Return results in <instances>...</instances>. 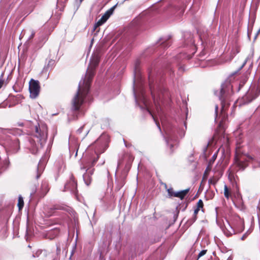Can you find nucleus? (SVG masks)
<instances>
[{
  "label": "nucleus",
  "mask_w": 260,
  "mask_h": 260,
  "mask_svg": "<svg viewBox=\"0 0 260 260\" xmlns=\"http://www.w3.org/2000/svg\"><path fill=\"white\" fill-rule=\"evenodd\" d=\"M203 206H204V204H203V202L202 200L201 199L199 200L197 203V207L199 209H201V208H203Z\"/></svg>",
  "instance_id": "22"
},
{
  "label": "nucleus",
  "mask_w": 260,
  "mask_h": 260,
  "mask_svg": "<svg viewBox=\"0 0 260 260\" xmlns=\"http://www.w3.org/2000/svg\"><path fill=\"white\" fill-rule=\"evenodd\" d=\"M223 232L226 236H230L235 233V230L227 219L223 221V226L221 227Z\"/></svg>",
  "instance_id": "8"
},
{
  "label": "nucleus",
  "mask_w": 260,
  "mask_h": 260,
  "mask_svg": "<svg viewBox=\"0 0 260 260\" xmlns=\"http://www.w3.org/2000/svg\"><path fill=\"white\" fill-rule=\"evenodd\" d=\"M232 86L229 81H225L221 86L219 92L215 91V94L219 97L221 104L220 114L224 116L225 111L229 105V99L232 93Z\"/></svg>",
  "instance_id": "2"
},
{
  "label": "nucleus",
  "mask_w": 260,
  "mask_h": 260,
  "mask_svg": "<svg viewBox=\"0 0 260 260\" xmlns=\"http://www.w3.org/2000/svg\"><path fill=\"white\" fill-rule=\"evenodd\" d=\"M3 84V81L2 80H0V88L2 87Z\"/></svg>",
  "instance_id": "43"
},
{
  "label": "nucleus",
  "mask_w": 260,
  "mask_h": 260,
  "mask_svg": "<svg viewBox=\"0 0 260 260\" xmlns=\"http://www.w3.org/2000/svg\"><path fill=\"white\" fill-rule=\"evenodd\" d=\"M88 133H89V131H87V133H86V135H87Z\"/></svg>",
  "instance_id": "52"
},
{
  "label": "nucleus",
  "mask_w": 260,
  "mask_h": 260,
  "mask_svg": "<svg viewBox=\"0 0 260 260\" xmlns=\"http://www.w3.org/2000/svg\"><path fill=\"white\" fill-rule=\"evenodd\" d=\"M37 152V149L36 150H32V153H36Z\"/></svg>",
  "instance_id": "44"
},
{
  "label": "nucleus",
  "mask_w": 260,
  "mask_h": 260,
  "mask_svg": "<svg viewBox=\"0 0 260 260\" xmlns=\"http://www.w3.org/2000/svg\"><path fill=\"white\" fill-rule=\"evenodd\" d=\"M99 62V58L98 56L93 57L91 59L90 65L87 70L86 74L79 83L78 90L72 102L71 113L73 114V119L77 118L79 115L82 114L80 107L85 100L88 97L90 83L94 75V70Z\"/></svg>",
  "instance_id": "1"
},
{
  "label": "nucleus",
  "mask_w": 260,
  "mask_h": 260,
  "mask_svg": "<svg viewBox=\"0 0 260 260\" xmlns=\"http://www.w3.org/2000/svg\"><path fill=\"white\" fill-rule=\"evenodd\" d=\"M197 219V216H193L188 220V222L190 224L193 223Z\"/></svg>",
  "instance_id": "27"
},
{
  "label": "nucleus",
  "mask_w": 260,
  "mask_h": 260,
  "mask_svg": "<svg viewBox=\"0 0 260 260\" xmlns=\"http://www.w3.org/2000/svg\"><path fill=\"white\" fill-rule=\"evenodd\" d=\"M116 189L119 190L125 184L124 178L121 177L116 180Z\"/></svg>",
  "instance_id": "15"
},
{
  "label": "nucleus",
  "mask_w": 260,
  "mask_h": 260,
  "mask_svg": "<svg viewBox=\"0 0 260 260\" xmlns=\"http://www.w3.org/2000/svg\"><path fill=\"white\" fill-rule=\"evenodd\" d=\"M123 142H124V144H125V147H129L131 146V145L129 144H127V143L125 142V140H124V139H123Z\"/></svg>",
  "instance_id": "38"
},
{
  "label": "nucleus",
  "mask_w": 260,
  "mask_h": 260,
  "mask_svg": "<svg viewBox=\"0 0 260 260\" xmlns=\"http://www.w3.org/2000/svg\"><path fill=\"white\" fill-rule=\"evenodd\" d=\"M207 250H202L198 254V258L203 256L206 253Z\"/></svg>",
  "instance_id": "25"
},
{
  "label": "nucleus",
  "mask_w": 260,
  "mask_h": 260,
  "mask_svg": "<svg viewBox=\"0 0 260 260\" xmlns=\"http://www.w3.org/2000/svg\"><path fill=\"white\" fill-rule=\"evenodd\" d=\"M244 238H245V237H244V236H243L241 238L242 240H244Z\"/></svg>",
  "instance_id": "48"
},
{
  "label": "nucleus",
  "mask_w": 260,
  "mask_h": 260,
  "mask_svg": "<svg viewBox=\"0 0 260 260\" xmlns=\"http://www.w3.org/2000/svg\"><path fill=\"white\" fill-rule=\"evenodd\" d=\"M116 5L114 6L112 8H111L109 10H108V11L109 12V13H111V14L113 13V12L114 10L115 9Z\"/></svg>",
  "instance_id": "32"
},
{
  "label": "nucleus",
  "mask_w": 260,
  "mask_h": 260,
  "mask_svg": "<svg viewBox=\"0 0 260 260\" xmlns=\"http://www.w3.org/2000/svg\"><path fill=\"white\" fill-rule=\"evenodd\" d=\"M104 137V136H102L100 138V140H98V142H99L100 140H101L102 139H103V138Z\"/></svg>",
  "instance_id": "46"
},
{
  "label": "nucleus",
  "mask_w": 260,
  "mask_h": 260,
  "mask_svg": "<svg viewBox=\"0 0 260 260\" xmlns=\"http://www.w3.org/2000/svg\"><path fill=\"white\" fill-rule=\"evenodd\" d=\"M165 187L167 189L169 198H172L173 197H174L175 192L173 191V189L172 187L167 188V185L166 184H165Z\"/></svg>",
  "instance_id": "18"
},
{
  "label": "nucleus",
  "mask_w": 260,
  "mask_h": 260,
  "mask_svg": "<svg viewBox=\"0 0 260 260\" xmlns=\"http://www.w3.org/2000/svg\"><path fill=\"white\" fill-rule=\"evenodd\" d=\"M224 195L226 199H229L230 197V193L228 190V186L225 185L224 186Z\"/></svg>",
  "instance_id": "20"
},
{
  "label": "nucleus",
  "mask_w": 260,
  "mask_h": 260,
  "mask_svg": "<svg viewBox=\"0 0 260 260\" xmlns=\"http://www.w3.org/2000/svg\"><path fill=\"white\" fill-rule=\"evenodd\" d=\"M83 127L84 126H82L81 127H80L77 131V132L78 133V134H80L82 133V131H83Z\"/></svg>",
  "instance_id": "35"
},
{
  "label": "nucleus",
  "mask_w": 260,
  "mask_h": 260,
  "mask_svg": "<svg viewBox=\"0 0 260 260\" xmlns=\"http://www.w3.org/2000/svg\"><path fill=\"white\" fill-rule=\"evenodd\" d=\"M29 90L30 97L32 99L36 98L40 90L39 82L38 80L31 79L29 83Z\"/></svg>",
  "instance_id": "5"
},
{
  "label": "nucleus",
  "mask_w": 260,
  "mask_h": 260,
  "mask_svg": "<svg viewBox=\"0 0 260 260\" xmlns=\"http://www.w3.org/2000/svg\"><path fill=\"white\" fill-rule=\"evenodd\" d=\"M6 105L5 104H0V108H6Z\"/></svg>",
  "instance_id": "40"
},
{
  "label": "nucleus",
  "mask_w": 260,
  "mask_h": 260,
  "mask_svg": "<svg viewBox=\"0 0 260 260\" xmlns=\"http://www.w3.org/2000/svg\"><path fill=\"white\" fill-rule=\"evenodd\" d=\"M88 133H89V131H87V133H86V135H87Z\"/></svg>",
  "instance_id": "51"
},
{
  "label": "nucleus",
  "mask_w": 260,
  "mask_h": 260,
  "mask_svg": "<svg viewBox=\"0 0 260 260\" xmlns=\"http://www.w3.org/2000/svg\"><path fill=\"white\" fill-rule=\"evenodd\" d=\"M133 90H134V96L135 98V101H136V104H138V102H139L138 101L140 100V101H142V102H143V104L147 107V101H146V100L145 99V95H144L143 91H142V92H141V95H139V96L138 98H137V93H136V92L135 91L134 87L133 88Z\"/></svg>",
  "instance_id": "12"
},
{
  "label": "nucleus",
  "mask_w": 260,
  "mask_h": 260,
  "mask_svg": "<svg viewBox=\"0 0 260 260\" xmlns=\"http://www.w3.org/2000/svg\"><path fill=\"white\" fill-rule=\"evenodd\" d=\"M106 20L105 19H104V18L103 17H102L99 20V21L95 23L94 25V27H93V31L95 30L96 28L103 25L105 22H106Z\"/></svg>",
  "instance_id": "17"
},
{
  "label": "nucleus",
  "mask_w": 260,
  "mask_h": 260,
  "mask_svg": "<svg viewBox=\"0 0 260 260\" xmlns=\"http://www.w3.org/2000/svg\"><path fill=\"white\" fill-rule=\"evenodd\" d=\"M93 173V169L86 170V173L83 175V178L85 184L89 185L91 182V175Z\"/></svg>",
  "instance_id": "10"
},
{
  "label": "nucleus",
  "mask_w": 260,
  "mask_h": 260,
  "mask_svg": "<svg viewBox=\"0 0 260 260\" xmlns=\"http://www.w3.org/2000/svg\"><path fill=\"white\" fill-rule=\"evenodd\" d=\"M77 182L75 180L74 177L71 175L69 181L64 185V189L66 190H69L72 193L76 195L77 193Z\"/></svg>",
  "instance_id": "6"
},
{
  "label": "nucleus",
  "mask_w": 260,
  "mask_h": 260,
  "mask_svg": "<svg viewBox=\"0 0 260 260\" xmlns=\"http://www.w3.org/2000/svg\"><path fill=\"white\" fill-rule=\"evenodd\" d=\"M200 209L198 208H196V209H194V213H193V216H197V215L198 214V213L199 212V211L200 210Z\"/></svg>",
  "instance_id": "33"
},
{
  "label": "nucleus",
  "mask_w": 260,
  "mask_h": 260,
  "mask_svg": "<svg viewBox=\"0 0 260 260\" xmlns=\"http://www.w3.org/2000/svg\"><path fill=\"white\" fill-rule=\"evenodd\" d=\"M41 253V251H40V250H38L36 252V253H35V254H33V256L34 257H35V256H38Z\"/></svg>",
  "instance_id": "36"
},
{
  "label": "nucleus",
  "mask_w": 260,
  "mask_h": 260,
  "mask_svg": "<svg viewBox=\"0 0 260 260\" xmlns=\"http://www.w3.org/2000/svg\"><path fill=\"white\" fill-rule=\"evenodd\" d=\"M148 110V112L150 113V114L152 116V117L154 119V121H155V123H156L158 128H159V129L160 131H161L160 126L159 123L155 120V119L154 117H153V115L152 114L151 112L149 110Z\"/></svg>",
  "instance_id": "26"
},
{
  "label": "nucleus",
  "mask_w": 260,
  "mask_h": 260,
  "mask_svg": "<svg viewBox=\"0 0 260 260\" xmlns=\"http://www.w3.org/2000/svg\"><path fill=\"white\" fill-rule=\"evenodd\" d=\"M102 17L104 18V19H105L106 21H107L108 19L109 18V17H108V16L106 15L105 14H104Z\"/></svg>",
  "instance_id": "39"
},
{
  "label": "nucleus",
  "mask_w": 260,
  "mask_h": 260,
  "mask_svg": "<svg viewBox=\"0 0 260 260\" xmlns=\"http://www.w3.org/2000/svg\"><path fill=\"white\" fill-rule=\"evenodd\" d=\"M216 183V181L214 178H210L208 180V183L209 185L213 184L215 185Z\"/></svg>",
  "instance_id": "23"
},
{
  "label": "nucleus",
  "mask_w": 260,
  "mask_h": 260,
  "mask_svg": "<svg viewBox=\"0 0 260 260\" xmlns=\"http://www.w3.org/2000/svg\"><path fill=\"white\" fill-rule=\"evenodd\" d=\"M35 32L34 31V30H31V35L30 36H29L28 39L29 40H30L32 38H34V37L35 36Z\"/></svg>",
  "instance_id": "31"
},
{
  "label": "nucleus",
  "mask_w": 260,
  "mask_h": 260,
  "mask_svg": "<svg viewBox=\"0 0 260 260\" xmlns=\"http://www.w3.org/2000/svg\"><path fill=\"white\" fill-rule=\"evenodd\" d=\"M83 0H75V2L77 4L80 5Z\"/></svg>",
  "instance_id": "37"
},
{
  "label": "nucleus",
  "mask_w": 260,
  "mask_h": 260,
  "mask_svg": "<svg viewBox=\"0 0 260 260\" xmlns=\"http://www.w3.org/2000/svg\"><path fill=\"white\" fill-rule=\"evenodd\" d=\"M24 203H23V198L21 196H19L18 198V206L19 207V210L21 209L22 207H23Z\"/></svg>",
  "instance_id": "19"
},
{
  "label": "nucleus",
  "mask_w": 260,
  "mask_h": 260,
  "mask_svg": "<svg viewBox=\"0 0 260 260\" xmlns=\"http://www.w3.org/2000/svg\"><path fill=\"white\" fill-rule=\"evenodd\" d=\"M189 189H186L179 191L175 192L174 197H177L182 200L189 191Z\"/></svg>",
  "instance_id": "13"
},
{
  "label": "nucleus",
  "mask_w": 260,
  "mask_h": 260,
  "mask_svg": "<svg viewBox=\"0 0 260 260\" xmlns=\"http://www.w3.org/2000/svg\"><path fill=\"white\" fill-rule=\"evenodd\" d=\"M33 136L37 139V141L43 145L46 141L48 135V130L46 125H42L36 126Z\"/></svg>",
  "instance_id": "3"
},
{
  "label": "nucleus",
  "mask_w": 260,
  "mask_h": 260,
  "mask_svg": "<svg viewBox=\"0 0 260 260\" xmlns=\"http://www.w3.org/2000/svg\"><path fill=\"white\" fill-rule=\"evenodd\" d=\"M253 158L249 155H238L236 153L235 156V164L239 169L243 170L247 166V161L252 160Z\"/></svg>",
  "instance_id": "4"
},
{
  "label": "nucleus",
  "mask_w": 260,
  "mask_h": 260,
  "mask_svg": "<svg viewBox=\"0 0 260 260\" xmlns=\"http://www.w3.org/2000/svg\"><path fill=\"white\" fill-rule=\"evenodd\" d=\"M57 251L58 252H59L60 251V249L58 246H57Z\"/></svg>",
  "instance_id": "45"
},
{
  "label": "nucleus",
  "mask_w": 260,
  "mask_h": 260,
  "mask_svg": "<svg viewBox=\"0 0 260 260\" xmlns=\"http://www.w3.org/2000/svg\"><path fill=\"white\" fill-rule=\"evenodd\" d=\"M160 43L164 47H166L170 45L169 42H166L165 41H164V40L160 41Z\"/></svg>",
  "instance_id": "21"
},
{
  "label": "nucleus",
  "mask_w": 260,
  "mask_h": 260,
  "mask_svg": "<svg viewBox=\"0 0 260 260\" xmlns=\"http://www.w3.org/2000/svg\"><path fill=\"white\" fill-rule=\"evenodd\" d=\"M151 88V94L153 99L154 103L155 104V106L156 107V110L157 112H159V110H161L160 106V101L161 100V96L160 95V93H161V91H159V89H158L157 93L154 92V91L152 90V89Z\"/></svg>",
  "instance_id": "9"
},
{
  "label": "nucleus",
  "mask_w": 260,
  "mask_h": 260,
  "mask_svg": "<svg viewBox=\"0 0 260 260\" xmlns=\"http://www.w3.org/2000/svg\"><path fill=\"white\" fill-rule=\"evenodd\" d=\"M217 152H216L215 153H214V154L213 155V156H212V158H211V160H210V164H211V163H212V162H214V160L216 159V157H217Z\"/></svg>",
  "instance_id": "24"
},
{
  "label": "nucleus",
  "mask_w": 260,
  "mask_h": 260,
  "mask_svg": "<svg viewBox=\"0 0 260 260\" xmlns=\"http://www.w3.org/2000/svg\"><path fill=\"white\" fill-rule=\"evenodd\" d=\"M88 133H89V131H87V133H86V135H87Z\"/></svg>",
  "instance_id": "53"
},
{
  "label": "nucleus",
  "mask_w": 260,
  "mask_h": 260,
  "mask_svg": "<svg viewBox=\"0 0 260 260\" xmlns=\"http://www.w3.org/2000/svg\"><path fill=\"white\" fill-rule=\"evenodd\" d=\"M105 14L107 15L108 17H110L112 15L111 13H109L108 11Z\"/></svg>",
  "instance_id": "42"
},
{
  "label": "nucleus",
  "mask_w": 260,
  "mask_h": 260,
  "mask_svg": "<svg viewBox=\"0 0 260 260\" xmlns=\"http://www.w3.org/2000/svg\"><path fill=\"white\" fill-rule=\"evenodd\" d=\"M166 134L167 136V138H166V143L168 145H170L171 149L173 147V144L171 143L169 144L170 142L173 141H176V138L174 137V132L172 131H166Z\"/></svg>",
  "instance_id": "11"
},
{
  "label": "nucleus",
  "mask_w": 260,
  "mask_h": 260,
  "mask_svg": "<svg viewBox=\"0 0 260 260\" xmlns=\"http://www.w3.org/2000/svg\"><path fill=\"white\" fill-rule=\"evenodd\" d=\"M218 106L216 105L215 107V120L217 117V112H218Z\"/></svg>",
  "instance_id": "30"
},
{
  "label": "nucleus",
  "mask_w": 260,
  "mask_h": 260,
  "mask_svg": "<svg viewBox=\"0 0 260 260\" xmlns=\"http://www.w3.org/2000/svg\"><path fill=\"white\" fill-rule=\"evenodd\" d=\"M53 63H54V61H53V60H50V61H49V63H48V66H49V64H52V65H53Z\"/></svg>",
  "instance_id": "41"
},
{
  "label": "nucleus",
  "mask_w": 260,
  "mask_h": 260,
  "mask_svg": "<svg viewBox=\"0 0 260 260\" xmlns=\"http://www.w3.org/2000/svg\"><path fill=\"white\" fill-rule=\"evenodd\" d=\"M88 133H89V131H87V133H86V135H87Z\"/></svg>",
  "instance_id": "50"
},
{
  "label": "nucleus",
  "mask_w": 260,
  "mask_h": 260,
  "mask_svg": "<svg viewBox=\"0 0 260 260\" xmlns=\"http://www.w3.org/2000/svg\"><path fill=\"white\" fill-rule=\"evenodd\" d=\"M260 33V28L258 29V30L257 31V34L256 35H257L258 34ZM257 36H255V37H256Z\"/></svg>",
  "instance_id": "47"
},
{
  "label": "nucleus",
  "mask_w": 260,
  "mask_h": 260,
  "mask_svg": "<svg viewBox=\"0 0 260 260\" xmlns=\"http://www.w3.org/2000/svg\"><path fill=\"white\" fill-rule=\"evenodd\" d=\"M239 52V50L238 49H236L235 51H232V53H233V55H232V58L236 54H237L238 52Z\"/></svg>",
  "instance_id": "34"
},
{
  "label": "nucleus",
  "mask_w": 260,
  "mask_h": 260,
  "mask_svg": "<svg viewBox=\"0 0 260 260\" xmlns=\"http://www.w3.org/2000/svg\"><path fill=\"white\" fill-rule=\"evenodd\" d=\"M44 167H45L44 163H43L41 161H40L38 164V168H37V175L36 177L37 179H38L40 177L41 173L43 171Z\"/></svg>",
  "instance_id": "14"
},
{
  "label": "nucleus",
  "mask_w": 260,
  "mask_h": 260,
  "mask_svg": "<svg viewBox=\"0 0 260 260\" xmlns=\"http://www.w3.org/2000/svg\"><path fill=\"white\" fill-rule=\"evenodd\" d=\"M34 194V192H31V193H30V196H32Z\"/></svg>",
  "instance_id": "49"
},
{
  "label": "nucleus",
  "mask_w": 260,
  "mask_h": 260,
  "mask_svg": "<svg viewBox=\"0 0 260 260\" xmlns=\"http://www.w3.org/2000/svg\"><path fill=\"white\" fill-rule=\"evenodd\" d=\"M58 233H59L58 231L57 230L55 229V230H54L53 231L50 232V234H54V235H55V236H56L58 234Z\"/></svg>",
  "instance_id": "28"
},
{
  "label": "nucleus",
  "mask_w": 260,
  "mask_h": 260,
  "mask_svg": "<svg viewBox=\"0 0 260 260\" xmlns=\"http://www.w3.org/2000/svg\"><path fill=\"white\" fill-rule=\"evenodd\" d=\"M41 190H42V193L43 196L46 194L47 192L49 190V188L48 187V184L46 182H43L42 184L41 185Z\"/></svg>",
  "instance_id": "16"
},
{
  "label": "nucleus",
  "mask_w": 260,
  "mask_h": 260,
  "mask_svg": "<svg viewBox=\"0 0 260 260\" xmlns=\"http://www.w3.org/2000/svg\"><path fill=\"white\" fill-rule=\"evenodd\" d=\"M210 170L209 167H207L204 173L203 177L204 178H206L208 175V172Z\"/></svg>",
  "instance_id": "29"
},
{
  "label": "nucleus",
  "mask_w": 260,
  "mask_h": 260,
  "mask_svg": "<svg viewBox=\"0 0 260 260\" xmlns=\"http://www.w3.org/2000/svg\"><path fill=\"white\" fill-rule=\"evenodd\" d=\"M106 148H107V146H106L105 143L102 144L101 148V147L96 148L95 150V153L96 155V157L95 158L92 159V160H91V164L87 165V166H86V167H84V166L81 167V169L84 170V169H86L87 167H88V166H90V167L93 166L94 165V164L96 163V162L97 161L98 159H99V155L101 153H103L105 151Z\"/></svg>",
  "instance_id": "7"
}]
</instances>
